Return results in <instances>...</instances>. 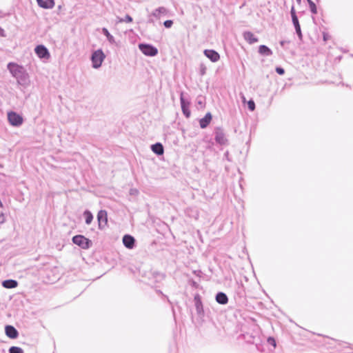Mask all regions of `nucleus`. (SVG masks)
<instances>
[{"label": "nucleus", "mask_w": 353, "mask_h": 353, "mask_svg": "<svg viewBox=\"0 0 353 353\" xmlns=\"http://www.w3.org/2000/svg\"><path fill=\"white\" fill-rule=\"evenodd\" d=\"M173 24V21L172 20H166L163 22V25L166 28H170L172 27Z\"/></svg>", "instance_id": "c85d7f7f"}, {"label": "nucleus", "mask_w": 353, "mask_h": 353, "mask_svg": "<svg viewBox=\"0 0 353 353\" xmlns=\"http://www.w3.org/2000/svg\"><path fill=\"white\" fill-rule=\"evenodd\" d=\"M3 32V30L0 27V32Z\"/></svg>", "instance_id": "58836bf2"}, {"label": "nucleus", "mask_w": 353, "mask_h": 353, "mask_svg": "<svg viewBox=\"0 0 353 353\" xmlns=\"http://www.w3.org/2000/svg\"><path fill=\"white\" fill-rule=\"evenodd\" d=\"M243 38L250 44H252L258 41V38L256 37L254 34L250 31L243 32Z\"/></svg>", "instance_id": "f3484780"}, {"label": "nucleus", "mask_w": 353, "mask_h": 353, "mask_svg": "<svg viewBox=\"0 0 353 353\" xmlns=\"http://www.w3.org/2000/svg\"><path fill=\"white\" fill-rule=\"evenodd\" d=\"M198 103H199V105H202V102H201V101H198Z\"/></svg>", "instance_id": "4c0bfd02"}, {"label": "nucleus", "mask_w": 353, "mask_h": 353, "mask_svg": "<svg viewBox=\"0 0 353 353\" xmlns=\"http://www.w3.org/2000/svg\"><path fill=\"white\" fill-rule=\"evenodd\" d=\"M310 11L312 14H316L317 13V9L316 4L312 1V0H307Z\"/></svg>", "instance_id": "393cba45"}, {"label": "nucleus", "mask_w": 353, "mask_h": 353, "mask_svg": "<svg viewBox=\"0 0 353 353\" xmlns=\"http://www.w3.org/2000/svg\"><path fill=\"white\" fill-rule=\"evenodd\" d=\"M268 342L269 344L273 345L274 347H276V341L273 337H269L268 339Z\"/></svg>", "instance_id": "2f4dec72"}, {"label": "nucleus", "mask_w": 353, "mask_h": 353, "mask_svg": "<svg viewBox=\"0 0 353 353\" xmlns=\"http://www.w3.org/2000/svg\"><path fill=\"white\" fill-rule=\"evenodd\" d=\"M5 221V217L3 213H0V223H3Z\"/></svg>", "instance_id": "473e14b6"}, {"label": "nucleus", "mask_w": 353, "mask_h": 353, "mask_svg": "<svg viewBox=\"0 0 353 353\" xmlns=\"http://www.w3.org/2000/svg\"><path fill=\"white\" fill-rule=\"evenodd\" d=\"M323 38H324V40H325L327 39V37H325V35L323 36Z\"/></svg>", "instance_id": "a19ab883"}, {"label": "nucleus", "mask_w": 353, "mask_h": 353, "mask_svg": "<svg viewBox=\"0 0 353 353\" xmlns=\"http://www.w3.org/2000/svg\"><path fill=\"white\" fill-rule=\"evenodd\" d=\"M6 334L10 339H16L19 335L17 329L12 325H6L5 327Z\"/></svg>", "instance_id": "4468645a"}, {"label": "nucleus", "mask_w": 353, "mask_h": 353, "mask_svg": "<svg viewBox=\"0 0 353 353\" xmlns=\"http://www.w3.org/2000/svg\"><path fill=\"white\" fill-rule=\"evenodd\" d=\"M102 33L106 37L108 41L111 44L115 43V39H114V37L109 32L108 30L106 28H102Z\"/></svg>", "instance_id": "5701e85b"}, {"label": "nucleus", "mask_w": 353, "mask_h": 353, "mask_svg": "<svg viewBox=\"0 0 353 353\" xmlns=\"http://www.w3.org/2000/svg\"><path fill=\"white\" fill-rule=\"evenodd\" d=\"M280 43H281V46H283L284 45V41H281Z\"/></svg>", "instance_id": "c9c22d12"}, {"label": "nucleus", "mask_w": 353, "mask_h": 353, "mask_svg": "<svg viewBox=\"0 0 353 353\" xmlns=\"http://www.w3.org/2000/svg\"><path fill=\"white\" fill-rule=\"evenodd\" d=\"M259 53L263 56L268 57L272 54V51L265 45H261L259 47Z\"/></svg>", "instance_id": "412c9836"}, {"label": "nucleus", "mask_w": 353, "mask_h": 353, "mask_svg": "<svg viewBox=\"0 0 353 353\" xmlns=\"http://www.w3.org/2000/svg\"><path fill=\"white\" fill-rule=\"evenodd\" d=\"M34 51L39 58L46 59L50 57L48 50L43 45L37 46Z\"/></svg>", "instance_id": "9b49d317"}, {"label": "nucleus", "mask_w": 353, "mask_h": 353, "mask_svg": "<svg viewBox=\"0 0 353 353\" xmlns=\"http://www.w3.org/2000/svg\"><path fill=\"white\" fill-rule=\"evenodd\" d=\"M152 151L157 155H161L163 154L164 149L163 146L160 143H156L151 145Z\"/></svg>", "instance_id": "6ab92c4d"}, {"label": "nucleus", "mask_w": 353, "mask_h": 353, "mask_svg": "<svg viewBox=\"0 0 353 353\" xmlns=\"http://www.w3.org/2000/svg\"><path fill=\"white\" fill-rule=\"evenodd\" d=\"M292 23H293V25L294 26L296 32L299 38L300 39H302L303 35H302V32H301V26H300V24L299 22V19H292Z\"/></svg>", "instance_id": "4be33fe9"}, {"label": "nucleus", "mask_w": 353, "mask_h": 353, "mask_svg": "<svg viewBox=\"0 0 353 353\" xmlns=\"http://www.w3.org/2000/svg\"><path fill=\"white\" fill-rule=\"evenodd\" d=\"M97 221L99 223V228L103 229L108 223V215L105 210H99L97 214Z\"/></svg>", "instance_id": "0eeeda50"}, {"label": "nucleus", "mask_w": 353, "mask_h": 353, "mask_svg": "<svg viewBox=\"0 0 353 353\" xmlns=\"http://www.w3.org/2000/svg\"><path fill=\"white\" fill-rule=\"evenodd\" d=\"M203 53L212 62H216L220 59L219 54L214 50H205Z\"/></svg>", "instance_id": "f8f14e48"}, {"label": "nucleus", "mask_w": 353, "mask_h": 353, "mask_svg": "<svg viewBox=\"0 0 353 353\" xmlns=\"http://www.w3.org/2000/svg\"><path fill=\"white\" fill-rule=\"evenodd\" d=\"M132 21V18L128 14H126L124 19H119V22L130 23Z\"/></svg>", "instance_id": "bb28decb"}, {"label": "nucleus", "mask_w": 353, "mask_h": 353, "mask_svg": "<svg viewBox=\"0 0 353 353\" xmlns=\"http://www.w3.org/2000/svg\"><path fill=\"white\" fill-rule=\"evenodd\" d=\"M72 242L82 249H88L92 245L91 241L83 235L74 236L72 237Z\"/></svg>", "instance_id": "20e7f679"}, {"label": "nucleus", "mask_w": 353, "mask_h": 353, "mask_svg": "<svg viewBox=\"0 0 353 353\" xmlns=\"http://www.w3.org/2000/svg\"><path fill=\"white\" fill-rule=\"evenodd\" d=\"M130 194H137L138 193V190L136 189H130Z\"/></svg>", "instance_id": "72a5a7b5"}, {"label": "nucleus", "mask_w": 353, "mask_h": 353, "mask_svg": "<svg viewBox=\"0 0 353 353\" xmlns=\"http://www.w3.org/2000/svg\"><path fill=\"white\" fill-rule=\"evenodd\" d=\"M276 72L279 74H280V75H283V74H284V73H285V70H284L283 68H281V67H276Z\"/></svg>", "instance_id": "7c9ffc66"}, {"label": "nucleus", "mask_w": 353, "mask_h": 353, "mask_svg": "<svg viewBox=\"0 0 353 353\" xmlns=\"http://www.w3.org/2000/svg\"><path fill=\"white\" fill-rule=\"evenodd\" d=\"M204 73H205V69H203V70H201V74H203Z\"/></svg>", "instance_id": "f704fd0d"}, {"label": "nucleus", "mask_w": 353, "mask_h": 353, "mask_svg": "<svg viewBox=\"0 0 353 353\" xmlns=\"http://www.w3.org/2000/svg\"><path fill=\"white\" fill-rule=\"evenodd\" d=\"M83 216H85V223L87 225H90L92 223V220H93V215L91 213V212L88 210H86L83 212Z\"/></svg>", "instance_id": "b1692460"}, {"label": "nucleus", "mask_w": 353, "mask_h": 353, "mask_svg": "<svg viewBox=\"0 0 353 353\" xmlns=\"http://www.w3.org/2000/svg\"><path fill=\"white\" fill-rule=\"evenodd\" d=\"M168 12L167 8L163 6L155 9L148 15V22L153 23L154 22V19H160L161 16L166 15Z\"/></svg>", "instance_id": "7ed1b4c3"}, {"label": "nucleus", "mask_w": 353, "mask_h": 353, "mask_svg": "<svg viewBox=\"0 0 353 353\" xmlns=\"http://www.w3.org/2000/svg\"><path fill=\"white\" fill-rule=\"evenodd\" d=\"M8 120L10 124L14 127L21 125L23 122L22 116L13 111L8 112Z\"/></svg>", "instance_id": "39448f33"}, {"label": "nucleus", "mask_w": 353, "mask_h": 353, "mask_svg": "<svg viewBox=\"0 0 353 353\" xmlns=\"http://www.w3.org/2000/svg\"><path fill=\"white\" fill-rule=\"evenodd\" d=\"M215 299L218 303L221 305H225L228 302V298L227 295L222 292H218L216 294Z\"/></svg>", "instance_id": "a211bd4d"}, {"label": "nucleus", "mask_w": 353, "mask_h": 353, "mask_svg": "<svg viewBox=\"0 0 353 353\" xmlns=\"http://www.w3.org/2000/svg\"><path fill=\"white\" fill-rule=\"evenodd\" d=\"M212 120V114L210 112H208L203 118L199 121L200 127L202 129L205 128L210 123Z\"/></svg>", "instance_id": "dca6fc26"}, {"label": "nucleus", "mask_w": 353, "mask_h": 353, "mask_svg": "<svg viewBox=\"0 0 353 353\" xmlns=\"http://www.w3.org/2000/svg\"><path fill=\"white\" fill-rule=\"evenodd\" d=\"M194 301L197 314L200 316H203L204 315V310L201 296L199 294H196Z\"/></svg>", "instance_id": "9d476101"}, {"label": "nucleus", "mask_w": 353, "mask_h": 353, "mask_svg": "<svg viewBox=\"0 0 353 353\" xmlns=\"http://www.w3.org/2000/svg\"><path fill=\"white\" fill-rule=\"evenodd\" d=\"M248 108L251 110V111H254V109H255V103L254 102L253 100H250L248 102Z\"/></svg>", "instance_id": "cd10ccee"}, {"label": "nucleus", "mask_w": 353, "mask_h": 353, "mask_svg": "<svg viewBox=\"0 0 353 353\" xmlns=\"http://www.w3.org/2000/svg\"><path fill=\"white\" fill-rule=\"evenodd\" d=\"M7 68L19 85L24 87L28 85L29 76L23 66L11 62L8 64Z\"/></svg>", "instance_id": "f257e3e1"}, {"label": "nucleus", "mask_w": 353, "mask_h": 353, "mask_svg": "<svg viewBox=\"0 0 353 353\" xmlns=\"http://www.w3.org/2000/svg\"><path fill=\"white\" fill-rule=\"evenodd\" d=\"M2 285L5 288L12 289L17 287L18 282L16 280L8 279L2 282Z\"/></svg>", "instance_id": "aec40b11"}, {"label": "nucleus", "mask_w": 353, "mask_h": 353, "mask_svg": "<svg viewBox=\"0 0 353 353\" xmlns=\"http://www.w3.org/2000/svg\"><path fill=\"white\" fill-rule=\"evenodd\" d=\"M296 1L298 2V3H301V0H296Z\"/></svg>", "instance_id": "e433bc0d"}, {"label": "nucleus", "mask_w": 353, "mask_h": 353, "mask_svg": "<svg viewBox=\"0 0 353 353\" xmlns=\"http://www.w3.org/2000/svg\"><path fill=\"white\" fill-rule=\"evenodd\" d=\"M105 58V56L102 50L99 49L94 51L91 56L92 67L94 68H99V67H101Z\"/></svg>", "instance_id": "f03ea898"}, {"label": "nucleus", "mask_w": 353, "mask_h": 353, "mask_svg": "<svg viewBox=\"0 0 353 353\" xmlns=\"http://www.w3.org/2000/svg\"><path fill=\"white\" fill-rule=\"evenodd\" d=\"M180 102H181V110H182L183 114L185 115V117L186 118H189L191 114L190 110L189 109L190 101L185 99L183 93H181V96H180Z\"/></svg>", "instance_id": "6e6552de"}, {"label": "nucleus", "mask_w": 353, "mask_h": 353, "mask_svg": "<svg viewBox=\"0 0 353 353\" xmlns=\"http://www.w3.org/2000/svg\"><path fill=\"white\" fill-rule=\"evenodd\" d=\"M323 38H324V40H325L327 39V37H325V35L323 36Z\"/></svg>", "instance_id": "ea45409f"}, {"label": "nucleus", "mask_w": 353, "mask_h": 353, "mask_svg": "<svg viewBox=\"0 0 353 353\" xmlns=\"http://www.w3.org/2000/svg\"><path fill=\"white\" fill-rule=\"evenodd\" d=\"M38 5L45 9H50L54 6V0H37Z\"/></svg>", "instance_id": "2eb2a0df"}, {"label": "nucleus", "mask_w": 353, "mask_h": 353, "mask_svg": "<svg viewBox=\"0 0 353 353\" xmlns=\"http://www.w3.org/2000/svg\"><path fill=\"white\" fill-rule=\"evenodd\" d=\"M9 353H23L22 348L17 346H12L9 349Z\"/></svg>", "instance_id": "a878e982"}, {"label": "nucleus", "mask_w": 353, "mask_h": 353, "mask_svg": "<svg viewBox=\"0 0 353 353\" xmlns=\"http://www.w3.org/2000/svg\"><path fill=\"white\" fill-rule=\"evenodd\" d=\"M135 239L129 234H125L123 237V243L128 249H132L134 246Z\"/></svg>", "instance_id": "ddd939ff"}, {"label": "nucleus", "mask_w": 353, "mask_h": 353, "mask_svg": "<svg viewBox=\"0 0 353 353\" xmlns=\"http://www.w3.org/2000/svg\"><path fill=\"white\" fill-rule=\"evenodd\" d=\"M214 139L218 143L221 145L225 144L227 142V139L225 138V134L222 129L219 128H216L214 132Z\"/></svg>", "instance_id": "1a4fd4ad"}, {"label": "nucleus", "mask_w": 353, "mask_h": 353, "mask_svg": "<svg viewBox=\"0 0 353 353\" xmlns=\"http://www.w3.org/2000/svg\"><path fill=\"white\" fill-rule=\"evenodd\" d=\"M290 14H291V17H292V20L298 19V17L296 14V12H295V9H294V6H292V8H291Z\"/></svg>", "instance_id": "c756f323"}, {"label": "nucleus", "mask_w": 353, "mask_h": 353, "mask_svg": "<svg viewBox=\"0 0 353 353\" xmlns=\"http://www.w3.org/2000/svg\"><path fill=\"white\" fill-rule=\"evenodd\" d=\"M139 48L146 56L153 57L157 54L158 50L156 47L146 43H140Z\"/></svg>", "instance_id": "423d86ee"}]
</instances>
